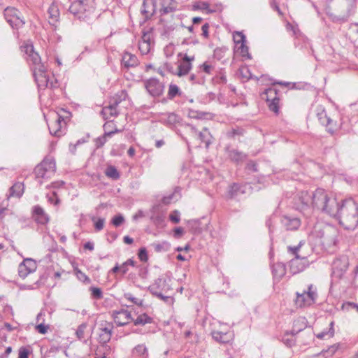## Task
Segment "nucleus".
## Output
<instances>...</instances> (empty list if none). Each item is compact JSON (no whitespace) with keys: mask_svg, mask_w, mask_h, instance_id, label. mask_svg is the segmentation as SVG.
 <instances>
[{"mask_svg":"<svg viewBox=\"0 0 358 358\" xmlns=\"http://www.w3.org/2000/svg\"><path fill=\"white\" fill-rule=\"evenodd\" d=\"M151 220L158 228H163L165 226V215L163 213H154L151 216Z\"/></svg>","mask_w":358,"mask_h":358,"instance_id":"58836bf2","label":"nucleus"},{"mask_svg":"<svg viewBox=\"0 0 358 358\" xmlns=\"http://www.w3.org/2000/svg\"><path fill=\"white\" fill-rule=\"evenodd\" d=\"M307 327V320L303 317H299L294 321L293 327L290 334L292 336L296 335Z\"/></svg>","mask_w":358,"mask_h":358,"instance_id":"5701e85b","label":"nucleus"},{"mask_svg":"<svg viewBox=\"0 0 358 358\" xmlns=\"http://www.w3.org/2000/svg\"><path fill=\"white\" fill-rule=\"evenodd\" d=\"M56 164L52 159L45 158L34 169L36 178L38 180L40 185L43 184L42 180H48L54 175Z\"/></svg>","mask_w":358,"mask_h":358,"instance_id":"423d86ee","label":"nucleus"},{"mask_svg":"<svg viewBox=\"0 0 358 358\" xmlns=\"http://www.w3.org/2000/svg\"><path fill=\"white\" fill-rule=\"evenodd\" d=\"M152 319L147 314H141L137 317L136 319L133 320L135 325H144L145 324L151 323Z\"/></svg>","mask_w":358,"mask_h":358,"instance_id":"c03bdc74","label":"nucleus"},{"mask_svg":"<svg viewBox=\"0 0 358 358\" xmlns=\"http://www.w3.org/2000/svg\"><path fill=\"white\" fill-rule=\"evenodd\" d=\"M36 268V261L30 258L25 259L18 266V274L21 278H24L29 273L34 272Z\"/></svg>","mask_w":358,"mask_h":358,"instance_id":"ddd939ff","label":"nucleus"},{"mask_svg":"<svg viewBox=\"0 0 358 358\" xmlns=\"http://www.w3.org/2000/svg\"><path fill=\"white\" fill-rule=\"evenodd\" d=\"M188 127L192 134L196 136L198 139H199L202 143H204L206 144V147L208 148L211 143L212 138L211 134L208 129L204 127L202 131H198L194 126L189 124Z\"/></svg>","mask_w":358,"mask_h":358,"instance_id":"4468645a","label":"nucleus"},{"mask_svg":"<svg viewBox=\"0 0 358 358\" xmlns=\"http://www.w3.org/2000/svg\"><path fill=\"white\" fill-rule=\"evenodd\" d=\"M134 356L139 357L140 358H148V350L146 346L143 344L136 345L132 350Z\"/></svg>","mask_w":358,"mask_h":358,"instance_id":"c9c22d12","label":"nucleus"},{"mask_svg":"<svg viewBox=\"0 0 358 358\" xmlns=\"http://www.w3.org/2000/svg\"><path fill=\"white\" fill-rule=\"evenodd\" d=\"M111 335L112 327L110 324H108L105 327L100 328V332L99 334V343L103 344L108 343L110 340Z\"/></svg>","mask_w":358,"mask_h":358,"instance_id":"c756f323","label":"nucleus"},{"mask_svg":"<svg viewBox=\"0 0 358 358\" xmlns=\"http://www.w3.org/2000/svg\"><path fill=\"white\" fill-rule=\"evenodd\" d=\"M113 319L117 326H124L129 324L133 319L129 311L121 309L113 313Z\"/></svg>","mask_w":358,"mask_h":358,"instance_id":"2eb2a0df","label":"nucleus"},{"mask_svg":"<svg viewBox=\"0 0 358 358\" xmlns=\"http://www.w3.org/2000/svg\"><path fill=\"white\" fill-rule=\"evenodd\" d=\"M141 11L145 19H149L156 11L155 0H143Z\"/></svg>","mask_w":358,"mask_h":358,"instance_id":"a211bd4d","label":"nucleus"},{"mask_svg":"<svg viewBox=\"0 0 358 358\" xmlns=\"http://www.w3.org/2000/svg\"><path fill=\"white\" fill-rule=\"evenodd\" d=\"M152 43H149L148 42L145 43V42L139 41L138 48L142 55H146L150 52V50L152 48Z\"/></svg>","mask_w":358,"mask_h":358,"instance_id":"3c124183","label":"nucleus"},{"mask_svg":"<svg viewBox=\"0 0 358 358\" xmlns=\"http://www.w3.org/2000/svg\"><path fill=\"white\" fill-rule=\"evenodd\" d=\"M33 216L35 220L41 224H45L49 221V216L44 209L40 206H35L33 208Z\"/></svg>","mask_w":358,"mask_h":358,"instance_id":"6ab92c4d","label":"nucleus"},{"mask_svg":"<svg viewBox=\"0 0 358 358\" xmlns=\"http://www.w3.org/2000/svg\"><path fill=\"white\" fill-rule=\"evenodd\" d=\"M90 289L93 299L98 300L103 298V292L100 288L92 287Z\"/></svg>","mask_w":358,"mask_h":358,"instance_id":"864d4df0","label":"nucleus"},{"mask_svg":"<svg viewBox=\"0 0 358 358\" xmlns=\"http://www.w3.org/2000/svg\"><path fill=\"white\" fill-rule=\"evenodd\" d=\"M289 335H291V334L287 332L282 338V341L286 345L291 347L295 344V340L293 338H289L288 336Z\"/></svg>","mask_w":358,"mask_h":358,"instance_id":"0e129e2a","label":"nucleus"},{"mask_svg":"<svg viewBox=\"0 0 358 358\" xmlns=\"http://www.w3.org/2000/svg\"><path fill=\"white\" fill-rule=\"evenodd\" d=\"M300 203L297 208L301 211L312 206L330 216H334L338 209V201L336 198L329 197L327 192L322 188H317L311 194L301 192L298 198Z\"/></svg>","mask_w":358,"mask_h":358,"instance_id":"f257e3e1","label":"nucleus"},{"mask_svg":"<svg viewBox=\"0 0 358 358\" xmlns=\"http://www.w3.org/2000/svg\"><path fill=\"white\" fill-rule=\"evenodd\" d=\"M171 221L174 223H178L180 222V213L178 210L173 211L169 216Z\"/></svg>","mask_w":358,"mask_h":358,"instance_id":"774afa93","label":"nucleus"},{"mask_svg":"<svg viewBox=\"0 0 358 358\" xmlns=\"http://www.w3.org/2000/svg\"><path fill=\"white\" fill-rule=\"evenodd\" d=\"M272 81V85H280L284 87H287L291 90H303L306 87H308L307 83H292V82H282V81H277L273 79L271 80Z\"/></svg>","mask_w":358,"mask_h":358,"instance_id":"cd10ccee","label":"nucleus"},{"mask_svg":"<svg viewBox=\"0 0 358 358\" xmlns=\"http://www.w3.org/2000/svg\"><path fill=\"white\" fill-rule=\"evenodd\" d=\"M336 243V232L332 229H327V231L321 237V244L323 248L329 251Z\"/></svg>","mask_w":358,"mask_h":358,"instance_id":"f8f14e48","label":"nucleus"},{"mask_svg":"<svg viewBox=\"0 0 358 358\" xmlns=\"http://www.w3.org/2000/svg\"><path fill=\"white\" fill-rule=\"evenodd\" d=\"M318 117H319L320 122L324 125L329 126L331 122V120L329 117L327 116L324 111H323L321 113H319Z\"/></svg>","mask_w":358,"mask_h":358,"instance_id":"4d7b16f0","label":"nucleus"},{"mask_svg":"<svg viewBox=\"0 0 358 358\" xmlns=\"http://www.w3.org/2000/svg\"><path fill=\"white\" fill-rule=\"evenodd\" d=\"M48 201L54 204L55 206L59 205L60 200L57 198L55 192H53L52 194H47Z\"/></svg>","mask_w":358,"mask_h":358,"instance_id":"e2e57ef3","label":"nucleus"},{"mask_svg":"<svg viewBox=\"0 0 358 358\" xmlns=\"http://www.w3.org/2000/svg\"><path fill=\"white\" fill-rule=\"evenodd\" d=\"M33 75L35 80L40 88L55 87L57 80L53 76L50 75L48 69H34Z\"/></svg>","mask_w":358,"mask_h":358,"instance_id":"0eeeda50","label":"nucleus"},{"mask_svg":"<svg viewBox=\"0 0 358 358\" xmlns=\"http://www.w3.org/2000/svg\"><path fill=\"white\" fill-rule=\"evenodd\" d=\"M179 94H180L179 87L175 84H171L169 87L168 97L171 99Z\"/></svg>","mask_w":358,"mask_h":358,"instance_id":"8fccbe9b","label":"nucleus"},{"mask_svg":"<svg viewBox=\"0 0 358 358\" xmlns=\"http://www.w3.org/2000/svg\"><path fill=\"white\" fill-rule=\"evenodd\" d=\"M145 87L148 92L153 97H159L162 95L164 85L159 80L152 78L145 81Z\"/></svg>","mask_w":358,"mask_h":358,"instance_id":"1a4fd4ad","label":"nucleus"},{"mask_svg":"<svg viewBox=\"0 0 358 358\" xmlns=\"http://www.w3.org/2000/svg\"><path fill=\"white\" fill-rule=\"evenodd\" d=\"M55 115L56 116L55 118L62 122H65L66 125L71 117V113L69 110L64 108H60Z\"/></svg>","mask_w":358,"mask_h":358,"instance_id":"4c0bfd02","label":"nucleus"},{"mask_svg":"<svg viewBox=\"0 0 358 358\" xmlns=\"http://www.w3.org/2000/svg\"><path fill=\"white\" fill-rule=\"evenodd\" d=\"M127 94L125 91H121L113 96L109 103L113 106L117 107V106L124 100H125Z\"/></svg>","mask_w":358,"mask_h":358,"instance_id":"a19ab883","label":"nucleus"},{"mask_svg":"<svg viewBox=\"0 0 358 358\" xmlns=\"http://www.w3.org/2000/svg\"><path fill=\"white\" fill-rule=\"evenodd\" d=\"M152 246L154 247V249L156 252H160L162 251L167 250L169 245L166 243H154V244H152Z\"/></svg>","mask_w":358,"mask_h":358,"instance_id":"680f3d73","label":"nucleus"},{"mask_svg":"<svg viewBox=\"0 0 358 358\" xmlns=\"http://www.w3.org/2000/svg\"><path fill=\"white\" fill-rule=\"evenodd\" d=\"M278 92L277 90L273 87H268L266 89L262 94L261 98L263 100H265L266 103L278 98Z\"/></svg>","mask_w":358,"mask_h":358,"instance_id":"72a5a7b5","label":"nucleus"},{"mask_svg":"<svg viewBox=\"0 0 358 358\" xmlns=\"http://www.w3.org/2000/svg\"><path fill=\"white\" fill-rule=\"evenodd\" d=\"M334 216L338 220L339 223L346 229H355L358 225V203L353 199L344 200L340 205Z\"/></svg>","mask_w":358,"mask_h":358,"instance_id":"f03ea898","label":"nucleus"},{"mask_svg":"<svg viewBox=\"0 0 358 358\" xmlns=\"http://www.w3.org/2000/svg\"><path fill=\"white\" fill-rule=\"evenodd\" d=\"M236 52L241 56L243 60L252 59V56L249 52V48L246 45V44L237 46Z\"/></svg>","mask_w":358,"mask_h":358,"instance_id":"ea45409f","label":"nucleus"},{"mask_svg":"<svg viewBox=\"0 0 358 358\" xmlns=\"http://www.w3.org/2000/svg\"><path fill=\"white\" fill-rule=\"evenodd\" d=\"M233 39L236 43V47L246 43V37L241 31H235L233 34Z\"/></svg>","mask_w":358,"mask_h":358,"instance_id":"37998d69","label":"nucleus"},{"mask_svg":"<svg viewBox=\"0 0 358 358\" xmlns=\"http://www.w3.org/2000/svg\"><path fill=\"white\" fill-rule=\"evenodd\" d=\"M169 289L170 287L167 282V280L163 278H157L155 283L150 287V290L152 293H154L155 291L167 292V291Z\"/></svg>","mask_w":358,"mask_h":358,"instance_id":"4be33fe9","label":"nucleus"},{"mask_svg":"<svg viewBox=\"0 0 358 358\" xmlns=\"http://www.w3.org/2000/svg\"><path fill=\"white\" fill-rule=\"evenodd\" d=\"M138 256L141 262H146L148 260V252L145 248L139 249Z\"/></svg>","mask_w":358,"mask_h":358,"instance_id":"bf43d9fd","label":"nucleus"},{"mask_svg":"<svg viewBox=\"0 0 358 358\" xmlns=\"http://www.w3.org/2000/svg\"><path fill=\"white\" fill-rule=\"evenodd\" d=\"M340 264L341 260L336 259L334 262L332 267V275L334 278H336L338 279L341 278L347 270L346 264H343L341 266Z\"/></svg>","mask_w":358,"mask_h":358,"instance_id":"bb28decb","label":"nucleus"},{"mask_svg":"<svg viewBox=\"0 0 358 358\" xmlns=\"http://www.w3.org/2000/svg\"><path fill=\"white\" fill-rule=\"evenodd\" d=\"M226 152L227 155V157L232 162L239 164L243 162L245 159L247 155L240 152L236 149H230L229 148H226Z\"/></svg>","mask_w":358,"mask_h":358,"instance_id":"aec40b11","label":"nucleus"},{"mask_svg":"<svg viewBox=\"0 0 358 358\" xmlns=\"http://www.w3.org/2000/svg\"><path fill=\"white\" fill-rule=\"evenodd\" d=\"M124 217L122 215H118L112 219L111 222L115 227H119L124 222Z\"/></svg>","mask_w":358,"mask_h":358,"instance_id":"052dcab7","label":"nucleus"},{"mask_svg":"<svg viewBox=\"0 0 358 358\" xmlns=\"http://www.w3.org/2000/svg\"><path fill=\"white\" fill-rule=\"evenodd\" d=\"M65 122H62L57 118L54 122L48 124L49 131L51 135L60 137L66 133Z\"/></svg>","mask_w":358,"mask_h":358,"instance_id":"f3484780","label":"nucleus"},{"mask_svg":"<svg viewBox=\"0 0 358 358\" xmlns=\"http://www.w3.org/2000/svg\"><path fill=\"white\" fill-rule=\"evenodd\" d=\"M213 338L220 343H228L233 338V334L231 332H222L219 331H214L212 332Z\"/></svg>","mask_w":358,"mask_h":358,"instance_id":"b1692460","label":"nucleus"},{"mask_svg":"<svg viewBox=\"0 0 358 358\" xmlns=\"http://www.w3.org/2000/svg\"><path fill=\"white\" fill-rule=\"evenodd\" d=\"M19 10L15 8H6L4 10V16L8 23L13 28L22 27L24 22L19 17Z\"/></svg>","mask_w":358,"mask_h":358,"instance_id":"9d476101","label":"nucleus"},{"mask_svg":"<svg viewBox=\"0 0 358 358\" xmlns=\"http://www.w3.org/2000/svg\"><path fill=\"white\" fill-rule=\"evenodd\" d=\"M355 12V9L346 7L341 1L331 0V5L325 8V13L334 23L343 24L347 22L351 15Z\"/></svg>","mask_w":358,"mask_h":358,"instance_id":"20e7f679","label":"nucleus"},{"mask_svg":"<svg viewBox=\"0 0 358 358\" xmlns=\"http://www.w3.org/2000/svg\"><path fill=\"white\" fill-rule=\"evenodd\" d=\"M21 51L24 52V57L29 64L38 65L41 62L39 55L34 50L32 44H24L21 46Z\"/></svg>","mask_w":358,"mask_h":358,"instance_id":"9b49d317","label":"nucleus"},{"mask_svg":"<svg viewBox=\"0 0 358 358\" xmlns=\"http://www.w3.org/2000/svg\"><path fill=\"white\" fill-rule=\"evenodd\" d=\"M76 274L79 280H80L83 282H87V283L90 282V278L87 275H86L85 273H83V271H81L80 270H78V269L76 270Z\"/></svg>","mask_w":358,"mask_h":358,"instance_id":"13d9d810","label":"nucleus"},{"mask_svg":"<svg viewBox=\"0 0 358 358\" xmlns=\"http://www.w3.org/2000/svg\"><path fill=\"white\" fill-rule=\"evenodd\" d=\"M106 176L113 180H118L120 177V173L114 166H108L105 171Z\"/></svg>","mask_w":358,"mask_h":358,"instance_id":"79ce46f5","label":"nucleus"},{"mask_svg":"<svg viewBox=\"0 0 358 358\" xmlns=\"http://www.w3.org/2000/svg\"><path fill=\"white\" fill-rule=\"evenodd\" d=\"M272 273L275 280L279 281L286 273V268L282 263L273 264L272 266Z\"/></svg>","mask_w":358,"mask_h":358,"instance_id":"c85d7f7f","label":"nucleus"},{"mask_svg":"<svg viewBox=\"0 0 358 358\" xmlns=\"http://www.w3.org/2000/svg\"><path fill=\"white\" fill-rule=\"evenodd\" d=\"M152 29H150L149 30L143 32L141 40L140 41L141 42H145V43L148 42L149 43H152Z\"/></svg>","mask_w":358,"mask_h":358,"instance_id":"5fc2aeb1","label":"nucleus"},{"mask_svg":"<svg viewBox=\"0 0 358 358\" xmlns=\"http://www.w3.org/2000/svg\"><path fill=\"white\" fill-rule=\"evenodd\" d=\"M48 13L49 15V23L55 25L59 18V11L57 6L55 3H52L48 10Z\"/></svg>","mask_w":358,"mask_h":358,"instance_id":"2f4dec72","label":"nucleus"},{"mask_svg":"<svg viewBox=\"0 0 358 358\" xmlns=\"http://www.w3.org/2000/svg\"><path fill=\"white\" fill-rule=\"evenodd\" d=\"M29 350L25 347H22L19 350L18 358H29Z\"/></svg>","mask_w":358,"mask_h":358,"instance_id":"69168bd1","label":"nucleus"},{"mask_svg":"<svg viewBox=\"0 0 358 358\" xmlns=\"http://www.w3.org/2000/svg\"><path fill=\"white\" fill-rule=\"evenodd\" d=\"M112 123L106 122L103 124L104 134L103 135L95 139V146L96 148H101L107 141V138L111 137L113 134L121 132L120 129L115 128L113 131H107L108 127L110 126Z\"/></svg>","mask_w":358,"mask_h":358,"instance_id":"dca6fc26","label":"nucleus"},{"mask_svg":"<svg viewBox=\"0 0 358 358\" xmlns=\"http://www.w3.org/2000/svg\"><path fill=\"white\" fill-rule=\"evenodd\" d=\"M269 110L278 115L280 111V99L279 97L267 103Z\"/></svg>","mask_w":358,"mask_h":358,"instance_id":"49530a36","label":"nucleus"},{"mask_svg":"<svg viewBox=\"0 0 358 358\" xmlns=\"http://www.w3.org/2000/svg\"><path fill=\"white\" fill-rule=\"evenodd\" d=\"M304 243V241H301L296 246L287 247L288 251L294 255V258L289 262L290 271L294 274L303 271L306 268L307 257L299 254L300 249Z\"/></svg>","mask_w":358,"mask_h":358,"instance_id":"39448f33","label":"nucleus"},{"mask_svg":"<svg viewBox=\"0 0 358 358\" xmlns=\"http://www.w3.org/2000/svg\"><path fill=\"white\" fill-rule=\"evenodd\" d=\"M152 294L166 303H173V299L172 297H171L169 296H164L162 294V292H161L159 291H155V292L152 293Z\"/></svg>","mask_w":358,"mask_h":358,"instance_id":"6e6d98bb","label":"nucleus"},{"mask_svg":"<svg viewBox=\"0 0 358 358\" xmlns=\"http://www.w3.org/2000/svg\"><path fill=\"white\" fill-rule=\"evenodd\" d=\"M194 10H205L208 13H212L214 12L213 10L209 9V3L206 1H198L193 5Z\"/></svg>","mask_w":358,"mask_h":358,"instance_id":"de8ad7c7","label":"nucleus"},{"mask_svg":"<svg viewBox=\"0 0 358 358\" xmlns=\"http://www.w3.org/2000/svg\"><path fill=\"white\" fill-rule=\"evenodd\" d=\"M86 328V325L83 324L80 325L76 331V335L79 339H82L84 338V332Z\"/></svg>","mask_w":358,"mask_h":358,"instance_id":"338daca9","label":"nucleus"},{"mask_svg":"<svg viewBox=\"0 0 358 358\" xmlns=\"http://www.w3.org/2000/svg\"><path fill=\"white\" fill-rule=\"evenodd\" d=\"M24 192V185L22 182L15 183L10 189V196L20 198Z\"/></svg>","mask_w":358,"mask_h":358,"instance_id":"e433bc0d","label":"nucleus"},{"mask_svg":"<svg viewBox=\"0 0 358 358\" xmlns=\"http://www.w3.org/2000/svg\"><path fill=\"white\" fill-rule=\"evenodd\" d=\"M247 185L234 183L229 187L228 194L231 199H235L239 195L245 194Z\"/></svg>","mask_w":358,"mask_h":358,"instance_id":"393cba45","label":"nucleus"},{"mask_svg":"<svg viewBox=\"0 0 358 358\" xmlns=\"http://www.w3.org/2000/svg\"><path fill=\"white\" fill-rule=\"evenodd\" d=\"M119 112L117 109V107L113 106L109 103L108 106H105L101 110V114L104 119H108L111 117H116L118 115Z\"/></svg>","mask_w":358,"mask_h":358,"instance_id":"f704fd0d","label":"nucleus"},{"mask_svg":"<svg viewBox=\"0 0 358 358\" xmlns=\"http://www.w3.org/2000/svg\"><path fill=\"white\" fill-rule=\"evenodd\" d=\"M226 51L221 48H217L214 51V59L217 61H221V64H226L225 59L222 61L225 57Z\"/></svg>","mask_w":358,"mask_h":358,"instance_id":"09e8293b","label":"nucleus"},{"mask_svg":"<svg viewBox=\"0 0 358 358\" xmlns=\"http://www.w3.org/2000/svg\"><path fill=\"white\" fill-rule=\"evenodd\" d=\"M282 222L287 230H296L301 225V221L296 217H284Z\"/></svg>","mask_w":358,"mask_h":358,"instance_id":"a878e982","label":"nucleus"},{"mask_svg":"<svg viewBox=\"0 0 358 358\" xmlns=\"http://www.w3.org/2000/svg\"><path fill=\"white\" fill-rule=\"evenodd\" d=\"M334 322H331V323L329 324V329L328 330H324L323 331L317 334L316 335L317 338L322 339V338H324L325 337H327V338L333 337L334 335Z\"/></svg>","mask_w":358,"mask_h":358,"instance_id":"a18cd8bd","label":"nucleus"},{"mask_svg":"<svg viewBox=\"0 0 358 358\" xmlns=\"http://www.w3.org/2000/svg\"><path fill=\"white\" fill-rule=\"evenodd\" d=\"M236 75L240 78L243 82H246L250 79L258 80V76H253L250 69H238Z\"/></svg>","mask_w":358,"mask_h":358,"instance_id":"473e14b6","label":"nucleus"},{"mask_svg":"<svg viewBox=\"0 0 358 358\" xmlns=\"http://www.w3.org/2000/svg\"><path fill=\"white\" fill-rule=\"evenodd\" d=\"M295 304L299 308L310 306L313 304L317 299L316 288L313 285H309L308 290H303L301 293L296 292Z\"/></svg>","mask_w":358,"mask_h":358,"instance_id":"6e6552de","label":"nucleus"},{"mask_svg":"<svg viewBox=\"0 0 358 358\" xmlns=\"http://www.w3.org/2000/svg\"><path fill=\"white\" fill-rule=\"evenodd\" d=\"M69 11L76 18L91 25L100 16L94 0H75L69 6Z\"/></svg>","mask_w":358,"mask_h":358,"instance_id":"7ed1b4c3","label":"nucleus"},{"mask_svg":"<svg viewBox=\"0 0 358 358\" xmlns=\"http://www.w3.org/2000/svg\"><path fill=\"white\" fill-rule=\"evenodd\" d=\"M124 299L131 301L134 304H136L139 306L143 305V300L138 298L134 297L131 293H125L124 294Z\"/></svg>","mask_w":358,"mask_h":358,"instance_id":"603ef678","label":"nucleus"},{"mask_svg":"<svg viewBox=\"0 0 358 358\" xmlns=\"http://www.w3.org/2000/svg\"><path fill=\"white\" fill-rule=\"evenodd\" d=\"M177 10V3L174 0H161L160 15H164Z\"/></svg>","mask_w":358,"mask_h":358,"instance_id":"412c9836","label":"nucleus"},{"mask_svg":"<svg viewBox=\"0 0 358 358\" xmlns=\"http://www.w3.org/2000/svg\"><path fill=\"white\" fill-rule=\"evenodd\" d=\"M123 67H136L138 66V59L136 55L125 52L122 58Z\"/></svg>","mask_w":358,"mask_h":358,"instance_id":"7c9ffc66","label":"nucleus"}]
</instances>
